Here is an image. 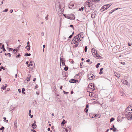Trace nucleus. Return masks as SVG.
Listing matches in <instances>:
<instances>
[{
	"label": "nucleus",
	"instance_id": "7c9ffc66",
	"mask_svg": "<svg viewBox=\"0 0 132 132\" xmlns=\"http://www.w3.org/2000/svg\"><path fill=\"white\" fill-rule=\"evenodd\" d=\"M84 9V7H83V6H82V7H81V8L79 9V10L80 11H81V10L82 11Z\"/></svg>",
	"mask_w": 132,
	"mask_h": 132
},
{
	"label": "nucleus",
	"instance_id": "0eeeda50",
	"mask_svg": "<svg viewBox=\"0 0 132 132\" xmlns=\"http://www.w3.org/2000/svg\"><path fill=\"white\" fill-rule=\"evenodd\" d=\"M107 5H105L103 6L102 7L101 9V10L102 9H103V11L105 10L108 9V7H107Z\"/></svg>",
	"mask_w": 132,
	"mask_h": 132
},
{
	"label": "nucleus",
	"instance_id": "a878e982",
	"mask_svg": "<svg viewBox=\"0 0 132 132\" xmlns=\"http://www.w3.org/2000/svg\"><path fill=\"white\" fill-rule=\"evenodd\" d=\"M25 90V89L24 88H22V93L23 94H25V93L24 92Z\"/></svg>",
	"mask_w": 132,
	"mask_h": 132
},
{
	"label": "nucleus",
	"instance_id": "423d86ee",
	"mask_svg": "<svg viewBox=\"0 0 132 132\" xmlns=\"http://www.w3.org/2000/svg\"><path fill=\"white\" fill-rule=\"evenodd\" d=\"M94 54H95L96 57H97L96 58H97L99 59H101L102 57L100 55L97 53V52H96V53Z\"/></svg>",
	"mask_w": 132,
	"mask_h": 132
},
{
	"label": "nucleus",
	"instance_id": "a18cd8bd",
	"mask_svg": "<svg viewBox=\"0 0 132 132\" xmlns=\"http://www.w3.org/2000/svg\"><path fill=\"white\" fill-rule=\"evenodd\" d=\"M31 130L32 131L31 132H36V130L34 129H31Z\"/></svg>",
	"mask_w": 132,
	"mask_h": 132
},
{
	"label": "nucleus",
	"instance_id": "b1692460",
	"mask_svg": "<svg viewBox=\"0 0 132 132\" xmlns=\"http://www.w3.org/2000/svg\"><path fill=\"white\" fill-rule=\"evenodd\" d=\"M65 122V120L63 119V121L61 123V125L62 126H64V124Z\"/></svg>",
	"mask_w": 132,
	"mask_h": 132
},
{
	"label": "nucleus",
	"instance_id": "72a5a7b5",
	"mask_svg": "<svg viewBox=\"0 0 132 132\" xmlns=\"http://www.w3.org/2000/svg\"><path fill=\"white\" fill-rule=\"evenodd\" d=\"M31 77V75H28V77H27V78H29L30 79V78Z\"/></svg>",
	"mask_w": 132,
	"mask_h": 132
},
{
	"label": "nucleus",
	"instance_id": "2eb2a0df",
	"mask_svg": "<svg viewBox=\"0 0 132 132\" xmlns=\"http://www.w3.org/2000/svg\"><path fill=\"white\" fill-rule=\"evenodd\" d=\"M131 108H129V106H128L125 110V111L126 112H127V111H130V110L132 111V109H131V110H130Z\"/></svg>",
	"mask_w": 132,
	"mask_h": 132
},
{
	"label": "nucleus",
	"instance_id": "f03ea898",
	"mask_svg": "<svg viewBox=\"0 0 132 132\" xmlns=\"http://www.w3.org/2000/svg\"><path fill=\"white\" fill-rule=\"evenodd\" d=\"M82 33H80L78 35L76 36L73 37V40H74L75 41V42H78V43H79V40L80 39V37L79 36V35H80V34H82Z\"/></svg>",
	"mask_w": 132,
	"mask_h": 132
},
{
	"label": "nucleus",
	"instance_id": "cd10ccee",
	"mask_svg": "<svg viewBox=\"0 0 132 132\" xmlns=\"http://www.w3.org/2000/svg\"><path fill=\"white\" fill-rule=\"evenodd\" d=\"M100 64V63H98L97 65H96V67L97 68H98L99 67V65Z\"/></svg>",
	"mask_w": 132,
	"mask_h": 132
},
{
	"label": "nucleus",
	"instance_id": "4d7b16f0",
	"mask_svg": "<svg viewBox=\"0 0 132 132\" xmlns=\"http://www.w3.org/2000/svg\"><path fill=\"white\" fill-rule=\"evenodd\" d=\"M18 90L19 93H20L21 92V90L20 89H18Z\"/></svg>",
	"mask_w": 132,
	"mask_h": 132
},
{
	"label": "nucleus",
	"instance_id": "58836bf2",
	"mask_svg": "<svg viewBox=\"0 0 132 132\" xmlns=\"http://www.w3.org/2000/svg\"><path fill=\"white\" fill-rule=\"evenodd\" d=\"M1 89H3V90H5L6 89V88L4 86H3L1 87Z\"/></svg>",
	"mask_w": 132,
	"mask_h": 132
},
{
	"label": "nucleus",
	"instance_id": "3c124183",
	"mask_svg": "<svg viewBox=\"0 0 132 132\" xmlns=\"http://www.w3.org/2000/svg\"><path fill=\"white\" fill-rule=\"evenodd\" d=\"M13 50V49L12 48H9V51H12Z\"/></svg>",
	"mask_w": 132,
	"mask_h": 132
},
{
	"label": "nucleus",
	"instance_id": "79ce46f5",
	"mask_svg": "<svg viewBox=\"0 0 132 132\" xmlns=\"http://www.w3.org/2000/svg\"><path fill=\"white\" fill-rule=\"evenodd\" d=\"M76 44L75 45H74V46L75 47H78V44H78V43H77V44Z\"/></svg>",
	"mask_w": 132,
	"mask_h": 132
},
{
	"label": "nucleus",
	"instance_id": "5701e85b",
	"mask_svg": "<svg viewBox=\"0 0 132 132\" xmlns=\"http://www.w3.org/2000/svg\"><path fill=\"white\" fill-rule=\"evenodd\" d=\"M31 55V54L30 53H26L24 56H29Z\"/></svg>",
	"mask_w": 132,
	"mask_h": 132
},
{
	"label": "nucleus",
	"instance_id": "864d4df0",
	"mask_svg": "<svg viewBox=\"0 0 132 132\" xmlns=\"http://www.w3.org/2000/svg\"><path fill=\"white\" fill-rule=\"evenodd\" d=\"M72 36H73L72 35H71L69 37V38H70V39L72 37Z\"/></svg>",
	"mask_w": 132,
	"mask_h": 132
},
{
	"label": "nucleus",
	"instance_id": "ea45409f",
	"mask_svg": "<svg viewBox=\"0 0 132 132\" xmlns=\"http://www.w3.org/2000/svg\"><path fill=\"white\" fill-rule=\"evenodd\" d=\"M63 92L64 93V94H67L69 93L68 92L64 91V90H63Z\"/></svg>",
	"mask_w": 132,
	"mask_h": 132
},
{
	"label": "nucleus",
	"instance_id": "774afa93",
	"mask_svg": "<svg viewBox=\"0 0 132 132\" xmlns=\"http://www.w3.org/2000/svg\"><path fill=\"white\" fill-rule=\"evenodd\" d=\"M109 129H107L105 131V132H108L109 130Z\"/></svg>",
	"mask_w": 132,
	"mask_h": 132
},
{
	"label": "nucleus",
	"instance_id": "603ef678",
	"mask_svg": "<svg viewBox=\"0 0 132 132\" xmlns=\"http://www.w3.org/2000/svg\"><path fill=\"white\" fill-rule=\"evenodd\" d=\"M117 10V9H114V10H112L111 11L113 12H114L116 10Z\"/></svg>",
	"mask_w": 132,
	"mask_h": 132
},
{
	"label": "nucleus",
	"instance_id": "393cba45",
	"mask_svg": "<svg viewBox=\"0 0 132 132\" xmlns=\"http://www.w3.org/2000/svg\"><path fill=\"white\" fill-rule=\"evenodd\" d=\"M127 114L128 115L130 116L131 117V118H132V112H129L128 113H127Z\"/></svg>",
	"mask_w": 132,
	"mask_h": 132
},
{
	"label": "nucleus",
	"instance_id": "c756f323",
	"mask_svg": "<svg viewBox=\"0 0 132 132\" xmlns=\"http://www.w3.org/2000/svg\"><path fill=\"white\" fill-rule=\"evenodd\" d=\"M88 109L86 108H85V109L84 111L86 113H87V112L88 111Z\"/></svg>",
	"mask_w": 132,
	"mask_h": 132
},
{
	"label": "nucleus",
	"instance_id": "e433bc0d",
	"mask_svg": "<svg viewBox=\"0 0 132 132\" xmlns=\"http://www.w3.org/2000/svg\"><path fill=\"white\" fill-rule=\"evenodd\" d=\"M4 129V127L2 126L1 128H0V130H3Z\"/></svg>",
	"mask_w": 132,
	"mask_h": 132
},
{
	"label": "nucleus",
	"instance_id": "2f4dec72",
	"mask_svg": "<svg viewBox=\"0 0 132 132\" xmlns=\"http://www.w3.org/2000/svg\"><path fill=\"white\" fill-rule=\"evenodd\" d=\"M87 46H85V52H86L87 51Z\"/></svg>",
	"mask_w": 132,
	"mask_h": 132
},
{
	"label": "nucleus",
	"instance_id": "de8ad7c7",
	"mask_svg": "<svg viewBox=\"0 0 132 132\" xmlns=\"http://www.w3.org/2000/svg\"><path fill=\"white\" fill-rule=\"evenodd\" d=\"M0 68L1 69H3L4 70H5V68L3 67V66H1L0 67Z\"/></svg>",
	"mask_w": 132,
	"mask_h": 132
},
{
	"label": "nucleus",
	"instance_id": "4c0bfd02",
	"mask_svg": "<svg viewBox=\"0 0 132 132\" xmlns=\"http://www.w3.org/2000/svg\"><path fill=\"white\" fill-rule=\"evenodd\" d=\"M112 5V4H108L106 5H107V7H108V8H109V7L110 6Z\"/></svg>",
	"mask_w": 132,
	"mask_h": 132
},
{
	"label": "nucleus",
	"instance_id": "412c9836",
	"mask_svg": "<svg viewBox=\"0 0 132 132\" xmlns=\"http://www.w3.org/2000/svg\"><path fill=\"white\" fill-rule=\"evenodd\" d=\"M78 43V42H75V41L74 40H73V39L71 42V43L72 44H77Z\"/></svg>",
	"mask_w": 132,
	"mask_h": 132
},
{
	"label": "nucleus",
	"instance_id": "a19ab883",
	"mask_svg": "<svg viewBox=\"0 0 132 132\" xmlns=\"http://www.w3.org/2000/svg\"><path fill=\"white\" fill-rule=\"evenodd\" d=\"M117 131V129L116 128H113V131L115 132V131Z\"/></svg>",
	"mask_w": 132,
	"mask_h": 132
},
{
	"label": "nucleus",
	"instance_id": "052dcab7",
	"mask_svg": "<svg viewBox=\"0 0 132 132\" xmlns=\"http://www.w3.org/2000/svg\"><path fill=\"white\" fill-rule=\"evenodd\" d=\"M89 106L88 104H87L86 105V108H87Z\"/></svg>",
	"mask_w": 132,
	"mask_h": 132
},
{
	"label": "nucleus",
	"instance_id": "6e6d98bb",
	"mask_svg": "<svg viewBox=\"0 0 132 132\" xmlns=\"http://www.w3.org/2000/svg\"><path fill=\"white\" fill-rule=\"evenodd\" d=\"M41 35L42 36H44V33L43 32H42Z\"/></svg>",
	"mask_w": 132,
	"mask_h": 132
},
{
	"label": "nucleus",
	"instance_id": "09e8293b",
	"mask_svg": "<svg viewBox=\"0 0 132 132\" xmlns=\"http://www.w3.org/2000/svg\"><path fill=\"white\" fill-rule=\"evenodd\" d=\"M7 55L9 56L10 57H11V54L10 53H8L7 54Z\"/></svg>",
	"mask_w": 132,
	"mask_h": 132
},
{
	"label": "nucleus",
	"instance_id": "473e14b6",
	"mask_svg": "<svg viewBox=\"0 0 132 132\" xmlns=\"http://www.w3.org/2000/svg\"><path fill=\"white\" fill-rule=\"evenodd\" d=\"M68 67H65L64 68V70L65 71H67L68 69Z\"/></svg>",
	"mask_w": 132,
	"mask_h": 132
},
{
	"label": "nucleus",
	"instance_id": "aec40b11",
	"mask_svg": "<svg viewBox=\"0 0 132 132\" xmlns=\"http://www.w3.org/2000/svg\"><path fill=\"white\" fill-rule=\"evenodd\" d=\"M70 14H63V15L65 18L69 19Z\"/></svg>",
	"mask_w": 132,
	"mask_h": 132
},
{
	"label": "nucleus",
	"instance_id": "c9c22d12",
	"mask_svg": "<svg viewBox=\"0 0 132 132\" xmlns=\"http://www.w3.org/2000/svg\"><path fill=\"white\" fill-rule=\"evenodd\" d=\"M100 0H93V2H97L100 1Z\"/></svg>",
	"mask_w": 132,
	"mask_h": 132
},
{
	"label": "nucleus",
	"instance_id": "e2e57ef3",
	"mask_svg": "<svg viewBox=\"0 0 132 132\" xmlns=\"http://www.w3.org/2000/svg\"><path fill=\"white\" fill-rule=\"evenodd\" d=\"M62 86H61L60 87V89H62Z\"/></svg>",
	"mask_w": 132,
	"mask_h": 132
},
{
	"label": "nucleus",
	"instance_id": "1a4fd4ad",
	"mask_svg": "<svg viewBox=\"0 0 132 132\" xmlns=\"http://www.w3.org/2000/svg\"><path fill=\"white\" fill-rule=\"evenodd\" d=\"M74 6V4L73 3L71 2L69 5V7L70 9H72V7H73Z\"/></svg>",
	"mask_w": 132,
	"mask_h": 132
},
{
	"label": "nucleus",
	"instance_id": "37998d69",
	"mask_svg": "<svg viewBox=\"0 0 132 132\" xmlns=\"http://www.w3.org/2000/svg\"><path fill=\"white\" fill-rule=\"evenodd\" d=\"M21 56V55L20 54H18V55H16V58H19V57Z\"/></svg>",
	"mask_w": 132,
	"mask_h": 132
},
{
	"label": "nucleus",
	"instance_id": "bb28decb",
	"mask_svg": "<svg viewBox=\"0 0 132 132\" xmlns=\"http://www.w3.org/2000/svg\"><path fill=\"white\" fill-rule=\"evenodd\" d=\"M65 131L66 132H70V128L69 129H65Z\"/></svg>",
	"mask_w": 132,
	"mask_h": 132
},
{
	"label": "nucleus",
	"instance_id": "ddd939ff",
	"mask_svg": "<svg viewBox=\"0 0 132 132\" xmlns=\"http://www.w3.org/2000/svg\"><path fill=\"white\" fill-rule=\"evenodd\" d=\"M17 119L15 120L14 121V126L15 128H17Z\"/></svg>",
	"mask_w": 132,
	"mask_h": 132
},
{
	"label": "nucleus",
	"instance_id": "39448f33",
	"mask_svg": "<svg viewBox=\"0 0 132 132\" xmlns=\"http://www.w3.org/2000/svg\"><path fill=\"white\" fill-rule=\"evenodd\" d=\"M78 81V80L72 79L69 81V82L71 83H74L77 82Z\"/></svg>",
	"mask_w": 132,
	"mask_h": 132
},
{
	"label": "nucleus",
	"instance_id": "a211bd4d",
	"mask_svg": "<svg viewBox=\"0 0 132 132\" xmlns=\"http://www.w3.org/2000/svg\"><path fill=\"white\" fill-rule=\"evenodd\" d=\"M96 51V52H97L96 50H95L94 48H93L92 49V53L93 54V53H94V54L95 53V52Z\"/></svg>",
	"mask_w": 132,
	"mask_h": 132
},
{
	"label": "nucleus",
	"instance_id": "4be33fe9",
	"mask_svg": "<svg viewBox=\"0 0 132 132\" xmlns=\"http://www.w3.org/2000/svg\"><path fill=\"white\" fill-rule=\"evenodd\" d=\"M103 68H102L100 69V71L99 72V74L100 75H101V74H102L103 73V72L102 71V70H103Z\"/></svg>",
	"mask_w": 132,
	"mask_h": 132
},
{
	"label": "nucleus",
	"instance_id": "69168bd1",
	"mask_svg": "<svg viewBox=\"0 0 132 132\" xmlns=\"http://www.w3.org/2000/svg\"><path fill=\"white\" fill-rule=\"evenodd\" d=\"M128 45L129 46H131V44L129 43H128Z\"/></svg>",
	"mask_w": 132,
	"mask_h": 132
},
{
	"label": "nucleus",
	"instance_id": "f8f14e48",
	"mask_svg": "<svg viewBox=\"0 0 132 132\" xmlns=\"http://www.w3.org/2000/svg\"><path fill=\"white\" fill-rule=\"evenodd\" d=\"M125 115L128 120H129V119H130L131 118V117L128 115L127 114L126 112L125 113Z\"/></svg>",
	"mask_w": 132,
	"mask_h": 132
},
{
	"label": "nucleus",
	"instance_id": "bf43d9fd",
	"mask_svg": "<svg viewBox=\"0 0 132 132\" xmlns=\"http://www.w3.org/2000/svg\"><path fill=\"white\" fill-rule=\"evenodd\" d=\"M10 12L11 13H12L13 12V10L12 9L10 11Z\"/></svg>",
	"mask_w": 132,
	"mask_h": 132
},
{
	"label": "nucleus",
	"instance_id": "0e129e2a",
	"mask_svg": "<svg viewBox=\"0 0 132 132\" xmlns=\"http://www.w3.org/2000/svg\"><path fill=\"white\" fill-rule=\"evenodd\" d=\"M3 119H4V121H5V120H6V118H5V117H4V118H3Z\"/></svg>",
	"mask_w": 132,
	"mask_h": 132
},
{
	"label": "nucleus",
	"instance_id": "680f3d73",
	"mask_svg": "<svg viewBox=\"0 0 132 132\" xmlns=\"http://www.w3.org/2000/svg\"><path fill=\"white\" fill-rule=\"evenodd\" d=\"M30 79L29 78H27V81H30Z\"/></svg>",
	"mask_w": 132,
	"mask_h": 132
},
{
	"label": "nucleus",
	"instance_id": "6ab92c4d",
	"mask_svg": "<svg viewBox=\"0 0 132 132\" xmlns=\"http://www.w3.org/2000/svg\"><path fill=\"white\" fill-rule=\"evenodd\" d=\"M30 63L29 64V66H28V67H29L30 65L31 66H32L33 65V64L34 63V62L32 61H31L30 62Z\"/></svg>",
	"mask_w": 132,
	"mask_h": 132
},
{
	"label": "nucleus",
	"instance_id": "7ed1b4c3",
	"mask_svg": "<svg viewBox=\"0 0 132 132\" xmlns=\"http://www.w3.org/2000/svg\"><path fill=\"white\" fill-rule=\"evenodd\" d=\"M94 75L91 73L89 74L88 75V79L90 80H92L93 79Z\"/></svg>",
	"mask_w": 132,
	"mask_h": 132
},
{
	"label": "nucleus",
	"instance_id": "5fc2aeb1",
	"mask_svg": "<svg viewBox=\"0 0 132 132\" xmlns=\"http://www.w3.org/2000/svg\"><path fill=\"white\" fill-rule=\"evenodd\" d=\"M8 11V9H6L4 11H3L4 12H7Z\"/></svg>",
	"mask_w": 132,
	"mask_h": 132
},
{
	"label": "nucleus",
	"instance_id": "13d9d810",
	"mask_svg": "<svg viewBox=\"0 0 132 132\" xmlns=\"http://www.w3.org/2000/svg\"><path fill=\"white\" fill-rule=\"evenodd\" d=\"M90 61V60L89 59L87 60H86V62H88Z\"/></svg>",
	"mask_w": 132,
	"mask_h": 132
},
{
	"label": "nucleus",
	"instance_id": "c85d7f7f",
	"mask_svg": "<svg viewBox=\"0 0 132 132\" xmlns=\"http://www.w3.org/2000/svg\"><path fill=\"white\" fill-rule=\"evenodd\" d=\"M114 120V118H111V119H110V122H112V121H113Z\"/></svg>",
	"mask_w": 132,
	"mask_h": 132
},
{
	"label": "nucleus",
	"instance_id": "f3484780",
	"mask_svg": "<svg viewBox=\"0 0 132 132\" xmlns=\"http://www.w3.org/2000/svg\"><path fill=\"white\" fill-rule=\"evenodd\" d=\"M114 75L116 76L117 77L119 78L120 77V74L117 73L116 72H114Z\"/></svg>",
	"mask_w": 132,
	"mask_h": 132
},
{
	"label": "nucleus",
	"instance_id": "f704fd0d",
	"mask_svg": "<svg viewBox=\"0 0 132 132\" xmlns=\"http://www.w3.org/2000/svg\"><path fill=\"white\" fill-rule=\"evenodd\" d=\"M27 46L28 47H30V43H29V42H27Z\"/></svg>",
	"mask_w": 132,
	"mask_h": 132
},
{
	"label": "nucleus",
	"instance_id": "8fccbe9b",
	"mask_svg": "<svg viewBox=\"0 0 132 132\" xmlns=\"http://www.w3.org/2000/svg\"><path fill=\"white\" fill-rule=\"evenodd\" d=\"M83 63L82 62V63H80V67L81 68H82V65H81V63Z\"/></svg>",
	"mask_w": 132,
	"mask_h": 132
},
{
	"label": "nucleus",
	"instance_id": "dca6fc26",
	"mask_svg": "<svg viewBox=\"0 0 132 132\" xmlns=\"http://www.w3.org/2000/svg\"><path fill=\"white\" fill-rule=\"evenodd\" d=\"M32 126L33 129H35L36 128L37 126L35 123H33L32 124Z\"/></svg>",
	"mask_w": 132,
	"mask_h": 132
},
{
	"label": "nucleus",
	"instance_id": "4468645a",
	"mask_svg": "<svg viewBox=\"0 0 132 132\" xmlns=\"http://www.w3.org/2000/svg\"><path fill=\"white\" fill-rule=\"evenodd\" d=\"M94 117H95L96 118H98L100 117V116L99 114H96L95 115V114H94Z\"/></svg>",
	"mask_w": 132,
	"mask_h": 132
},
{
	"label": "nucleus",
	"instance_id": "338daca9",
	"mask_svg": "<svg viewBox=\"0 0 132 132\" xmlns=\"http://www.w3.org/2000/svg\"><path fill=\"white\" fill-rule=\"evenodd\" d=\"M36 80V78H34L33 80V81H35Z\"/></svg>",
	"mask_w": 132,
	"mask_h": 132
},
{
	"label": "nucleus",
	"instance_id": "49530a36",
	"mask_svg": "<svg viewBox=\"0 0 132 132\" xmlns=\"http://www.w3.org/2000/svg\"><path fill=\"white\" fill-rule=\"evenodd\" d=\"M4 48V45H2V47H1L0 48L1 49H3Z\"/></svg>",
	"mask_w": 132,
	"mask_h": 132
},
{
	"label": "nucleus",
	"instance_id": "9d476101",
	"mask_svg": "<svg viewBox=\"0 0 132 132\" xmlns=\"http://www.w3.org/2000/svg\"><path fill=\"white\" fill-rule=\"evenodd\" d=\"M60 63H61L63 65L65 66V63L63 61V58L61 57L60 58Z\"/></svg>",
	"mask_w": 132,
	"mask_h": 132
},
{
	"label": "nucleus",
	"instance_id": "9b49d317",
	"mask_svg": "<svg viewBox=\"0 0 132 132\" xmlns=\"http://www.w3.org/2000/svg\"><path fill=\"white\" fill-rule=\"evenodd\" d=\"M96 11H95L92 13L91 14V17L92 18H94L95 17L96 15Z\"/></svg>",
	"mask_w": 132,
	"mask_h": 132
},
{
	"label": "nucleus",
	"instance_id": "f257e3e1",
	"mask_svg": "<svg viewBox=\"0 0 132 132\" xmlns=\"http://www.w3.org/2000/svg\"><path fill=\"white\" fill-rule=\"evenodd\" d=\"M63 4H61L60 2L56 3L55 8L56 10L58 12L59 14L62 13L64 10Z\"/></svg>",
	"mask_w": 132,
	"mask_h": 132
},
{
	"label": "nucleus",
	"instance_id": "c03bdc74",
	"mask_svg": "<svg viewBox=\"0 0 132 132\" xmlns=\"http://www.w3.org/2000/svg\"><path fill=\"white\" fill-rule=\"evenodd\" d=\"M69 26L71 27L73 29V30H74V28L73 27V25H70Z\"/></svg>",
	"mask_w": 132,
	"mask_h": 132
},
{
	"label": "nucleus",
	"instance_id": "20e7f679",
	"mask_svg": "<svg viewBox=\"0 0 132 132\" xmlns=\"http://www.w3.org/2000/svg\"><path fill=\"white\" fill-rule=\"evenodd\" d=\"M75 15L73 14H71L69 15V19L70 20H74L75 19Z\"/></svg>",
	"mask_w": 132,
	"mask_h": 132
},
{
	"label": "nucleus",
	"instance_id": "6e6552de",
	"mask_svg": "<svg viewBox=\"0 0 132 132\" xmlns=\"http://www.w3.org/2000/svg\"><path fill=\"white\" fill-rule=\"evenodd\" d=\"M121 81L122 82V83L123 84L125 85H127L128 83V82L125 79H123Z\"/></svg>",
	"mask_w": 132,
	"mask_h": 132
}]
</instances>
